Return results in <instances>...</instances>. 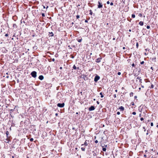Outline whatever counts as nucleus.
Returning a JSON list of instances; mask_svg holds the SVG:
<instances>
[{"label": "nucleus", "mask_w": 158, "mask_h": 158, "mask_svg": "<svg viewBox=\"0 0 158 158\" xmlns=\"http://www.w3.org/2000/svg\"><path fill=\"white\" fill-rule=\"evenodd\" d=\"M31 75L34 78H35L37 76V73L35 71H33L31 73Z\"/></svg>", "instance_id": "1"}, {"label": "nucleus", "mask_w": 158, "mask_h": 158, "mask_svg": "<svg viewBox=\"0 0 158 158\" xmlns=\"http://www.w3.org/2000/svg\"><path fill=\"white\" fill-rule=\"evenodd\" d=\"M102 4L101 2L100 1H99L98 2V7L99 8H101L102 7Z\"/></svg>", "instance_id": "2"}, {"label": "nucleus", "mask_w": 158, "mask_h": 158, "mask_svg": "<svg viewBox=\"0 0 158 158\" xmlns=\"http://www.w3.org/2000/svg\"><path fill=\"white\" fill-rule=\"evenodd\" d=\"M64 103H58L57 104V106L60 108L63 107H64Z\"/></svg>", "instance_id": "3"}, {"label": "nucleus", "mask_w": 158, "mask_h": 158, "mask_svg": "<svg viewBox=\"0 0 158 158\" xmlns=\"http://www.w3.org/2000/svg\"><path fill=\"white\" fill-rule=\"evenodd\" d=\"M100 77L98 76H96L94 78V81L96 82H97L100 79Z\"/></svg>", "instance_id": "4"}, {"label": "nucleus", "mask_w": 158, "mask_h": 158, "mask_svg": "<svg viewBox=\"0 0 158 158\" xmlns=\"http://www.w3.org/2000/svg\"><path fill=\"white\" fill-rule=\"evenodd\" d=\"M102 59V57L98 58L96 60V62L97 63H99L101 62V60Z\"/></svg>", "instance_id": "5"}, {"label": "nucleus", "mask_w": 158, "mask_h": 158, "mask_svg": "<svg viewBox=\"0 0 158 158\" xmlns=\"http://www.w3.org/2000/svg\"><path fill=\"white\" fill-rule=\"evenodd\" d=\"M95 108L93 106H91L89 108V111H92L94 110L95 109Z\"/></svg>", "instance_id": "6"}, {"label": "nucleus", "mask_w": 158, "mask_h": 158, "mask_svg": "<svg viewBox=\"0 0 158 158\" xmlns=\"http://www.w3.org/2000/svg\"><path fill=\"white\" fill-rule=\"evenodd\" d=\"M136 79H138L139 80V83H142V79L141 77H138Z\"/></svg>", "instance_id": "7"}, {"label": "nucleus", "mask_w": 158, "mask_h": 158, "mask_svg": "<svg viewBox=\"0 0 158 158\" xmlns=\"http://www.w3.org/2000/svg\"><path fill=\"white\" fill-rule=\"evenodd\" d=\"M44 77L43 75H40L39 77V79L41 80H42L44 79Z\"/></svg>", "instance_id": "8"}, {"label": "nucleus", "mask_w": 158, "mask_h": 158, "mask_svg": "<svg viewBox=\"0 0 158 158\" xmlns=\"http://www.w3.org/2000/svg\"><path fill=\"white\" fill-rule=\"evenodd\" d=\"M87 140L85 141V142H84V143L83 144H82L81 145V146H83V145H85V146H87L88 145V143L87 142Z\"/></svg>", "instance_id": "9"}, {"label": "nucleus", "mask_w": 158, "mask_h": 158, "mask_svg": "<svg viewBox=\"0 0 158 158\" xmlns=\"http://www.w3.org/2000/svg\"><path fill=\"white\" fill-rule=\"evenodd\" d=\"M119 109H120V111H123L124 110V108L123 106H121L119 108Z\"/></svg>", "instance_id": "10"}, {"label": "nucleus", "mask_w": 158, "mask_h": 158, "mask_svg": "<svg viewBox=\"0 0 158 158\" xmlns=\"http://www.w3.org/2000/svg\"><path fill=\"white\" fill-rule=\"evenodd\" d=\"M49 36H53L54 35V34L52 32H49Z\"/></svg>", "instance_id": "11"}, {"label": "nucleus", "mask_w": 158, "mask_h": 158, "mask_svg": "<svg viewBox=\"0 0 158 158\" xmlns=\"http://www.w3.org/2000/svg\"><path fill=\"white\" fill-rule=\"evenodd\" d=\"M73 69H79V67H77H77H76V66L75 65H73Z\"/></svg>", "instance_id": "12"}, {"label": "nucleus", "mask_w": 158, "mask_h": 158, "mask_svg": "<svg viewBox=\"0 0 158 158\" xmlns=\"http://www.w3.org/2000/svg\"><path fill=\"white\" fill-rule=\"evenodd\" d=\"M139 24L140 25V26H143V22L142 21H140L139 23Z\"/></svg>", "instance_id": "13"}, {"label": "nucleus", "mask_w": 158, "mask_h": 158, "mask_svg": "<svg viewBox=\"0 0 158 158\" xmlns=\"http://www.w3.org/2000/svg\"><path fill=\"white\" fill-rule=\"evenodd\" d=\"M13 27L16 28L17 27V26L16 24H14L13 26Z\"/></svg>", "instance_id": "14"}, {"label": "nucleus", "mask_w": 158, "mask_h": 158, "mask_svg": "<svg viewBox=\"0 0 158 158\" xmlns=\"http://www.w3.org/2000/svg\"><path fill=\"white\" fill-rule=\"evenodd\" d=\"M81 149L82 151H85V148L81 147Z\"/></svg>", "instance_id": "15"}, {"label": "nucleus", "mask_w": 158, "mask_h": 158, "mask_svg": "<svg viewBox=\"0 0 158 158\" xmlns=\"http://www.w3.org/2000/svg\"><path fill=\"white\" fill-rule=\"evenodd\" d=\"M100 95H101V97L102 98L103 97H104V96L102 94V92H101L100 93Z\"/></svg>", "instance_id": "16"}, {"label": "nucleus", "mask_w": 158, "mask_h": 158, "mask_svg": "<svg viewBox=\"0 0 158 158\" xmlns=\"http://www.w3.org/2000/svg\"><path fill=\"white\" fill-rule=\"evenodd\" d=\"M130 97L133 96V93L132 92H131L130 93Z\"/></svg>", "instance_id": "17"}, {"label": "nucleus", "mask_w": 158, "mask_h": 158, "mask_svg": "<svg viewBox=\"0 0 158 158\" xmlns=\"http://www.w3.org/2000/svg\"><path fill=\"white\" fill-rule=\"evenodd\" d=\"M9 132L8 131H6V136L7 137V138H8V135H9Z\"/></svg>", "instance_id": "18"}, {"label": "nucleus", "mask_w": 158, "mask_h": 158, "mask_svg": "<svg viewBox=\"0 0 158 158\" xmlns=\"http://www.w3.org/2000/svg\"><path fill=\"white\" fill-rule=\"evenodd\" d=\"M93 152L94 153V154H93V156H96V154L95 152L94 151H93Z\"/></svg>", "instance_id": "19"}, {"label": "nucleus", "mask_w": 158, "mask_h": 158, "mask_svg": "<svg viewBox=\"0 0 158 158\" xmlns=\"http://www.w3.org/2000/svg\"><path fill=\"white\" fill-rule=\"evenodd\" d=\"M89 12H90V13H89V14H90V15H92L93 12H92V10H89Z\"/></svg>", "instance_id": "20"}, {"label": "nucleus", "mask_w": 158, "mask_h": 158, "mask_svg": "<svg viewBox=\"0 0 158 158\" xmlns=\"http://www.w3.org/2000/svg\"><path fill=\"white\" fill-rule=\"evenodd\" d=\"M102 150L104 152H105L106 150V148H102Z\"/></svg>", "instance_id": "21"}, {"label": "nucleus", "mask_w": 158, "mask_h": 158, "mask_svg": "<svg viewBox=\"0 0 158 158\" xmlns=\"http://www.w3.org/2000/svg\"><path fill=\"white\" fill-rule=\"evenodd\" d=\"M131 17L132 18H135V15L134 14H132L131 15Z\"/></svg>", "instance_id": "22"}, {"label": "nucleus", "mask_w": 158, "mask_h": 158, "mask_svg": "<svg viewBox=\"0 0 158 158\" xmlns=\"http://www.w3.org/2000/svg\"><path fill=\"white\" fill-rule=\"evenodd\" d=\"M6 141H5L6 142L8 143L9 142V139H8V138L6 139Z\"/></svg>", "instance_id": "23"}, {"label": "nucleus", "mask_w": 158, "mask_h": 158, "mask_svg": "<svg viewBox=\"0 0 158 158\" xmlns=\"http://www.w3.org/2000/svg\"><path fill=\"white\" fill-rule=\"evenodd\" d=\"M79 17H80V16H79V15H77L76 16V18H77V19H79Z\"/></svg>", "instance_id": "24"}, {"label": "nucleus", "mask_w": 158, "mask_h": 158, "mask_svg": "<svg viewBox=\"0 0 158 158\" xmlns=\"http://www.w3.org/2000/svg\"><path fill=\"white\" fill-rule=\"evenodd\" d=\"M30 140L31 141H32L33 140V138H31L30 139Z\"/></svg>", "instance_id": "25"}, {"label": "nucleus", "mask_w": 158, "mask_h": 158, "mask_svg": "<svg viewBox=\"0 0 158 158\" xmlns=\"http://www.w3.org/2000/svg\"><path fill=\"white\" fill-rule=\"evenodd\" d=\"M154 87V85L153 84H152L151 85V88H153Z\"/></svg>", "instance_id": "26"}, {"label": "nucleus", "mask_w": 158, "mask_h": 158, "mask_svg": "<svg viewBox=\"0 0 158 158\" xmlns=\"http://www.w3.org/2000/svg\"><path fill=\"white\" fill-rule=\"evenodd\" d=\"M132 114L133 115H135L136 114V113L135 112H133L132 113Z\"/></svg>", "instance_id": "27"}, {"label": "nucleus", "mask_w": 158, "mask_h": 158, "mask_svg": "<svg viewBox=\"0 0 158 158\" xmlns=\"http://www.w3.org/2000/svg\"><path fill=\"white\" fill-rule=\"evenodd\" d=\"M42 15L43 17H44L45 16V14L44 13H43L42 14Z\"/></svg>", "instance_id": "28"}, {"label": "nucleus", "mask_w": 158, "mask_h": 158, "mask_svg": "<svg viewBox=\"0 0 158 158\" xmlns=\"http://www.w3.org/2000/svg\"><path fill=\"white\" fill-rule=\"evenodd\" d=\"M151 126H153V123H151Z\"/></svg>", "instance_id": "29"}, {"label": "nucleus", "mask_w": 158, "mask_h": 158, "mask_svg": "<svg viewBox=\"0 0 158 158\" xmlns=\"http://www.w3.org/2000/svg\"><path fill=\"white\" fill-rule=\"evenodd\" d=\"M150 28V27L149 26H147V29H149Z\"/></svg>", "instance_id": "30"}, {"label": "nucleus", "mask_w": 158, "mask_h": 158, "mask_svg": "<svg viewBox=\"0 0 158 158\" xmlns=\"http://www.w3.org/2000/svg\"><path fill=\"white\" fill-rule=\"evenodd\" d=\"M15 109V108H14V109H11L10 110V111L11 112H13L14 111V109Z\"/></svg>", "instance_id": "31"}, {"label": "nucleus", "mask_w": 158, "mask_h": 158, "mask_svg": "<svg viewBox=\"0 0 158 158\" xmlns=\"http://www.w3.org/2000/svg\"><path fill=\"white\" fill-rule=\"evenodd\" d=\"M121 73H120V72H118V75H121Z\"/></svg>", "instance_id": "32"}, {"label": "nucleus", "mask_w": 158, "mask_h": 158, "mask_svg": "<svg viewBox=\"0 0 158 158\" xmlns=\"http://www.w3.org/2000/svg\"><path fill=\"white\" fill-rule=\"evenodd\" d=\"M131 105H132V106H133V105H134V102H131Z\"/></svg>", "instance_id": "33"}, {"label": "nucleus", "mask_w": 158, "mask_h": 158, "mask_svg": "<svg viewBox=\"0 0 158 158\" xmlns=\"http://www.w3.org/2000/svg\"><path fill=\"white\" fill-rule=\"evenodd\" d=\"M144 63V61H142V62H140V64H143Z\"/></svg>", "instance_id": "34"}, {"label": "nucleus", "mask_w": 158, "mask_h": 158, "mask_svg": "<svg viewBox=\"0 0 158 158\" xmlns=\"http://www.w3.org/2000/svg\"><path fill=\"white\" fill-rule=\"evenodd\" d=\"M110 5H111V6H112V5H113V2H110Z\"/></svg>", "instance_id": "35"}, {"label": "nucleus", "mask_w": 158, "mask_h": 158, "mask_svg": "<svg viewBox=\"0 0 158 158\" xmlns=\"http://www.w3.org/2000/svg\"><path fill=\"white\" fill-rule=\"evenodd\" d=\"M139 16H140V17H142V14H140H140H139Z\"/></svg>", "instance_id": "36"}, {"label": "nucleus", "mask_w": 158, "mask_h": 158, "mask_svg": "<svg viewBox=\"0 0 158 158\" xmlns=\"http://www.w3.org/2000/svg\"><path fill=\"white\" fill-rule=\"evenodd\" d=\"M81 40H82V39H81L80 40H78V42H81Z\"/></svg>", "instance_id": "37"}, {"label": "nucleus", "mask_w": 158, "mask_h": 158, "mask_svg": "<svg viewBox=\"0 0 158 158\" xmlns=\"http://www.w3.org/2000/svg\"><path fill=\"white\" fill-rule=\"evenodd\" d=\"M95 143H97L98 142V141L97 140H96L95 141Z\"/></svg>", "instance_id": "38"}, {"label": "nucleus", "mask_w": 158, "mask_h": 158, "mask_svg": "<svg viewBox=\"0 0 158 158\" xmlns=\"http://www.w3.org/2000/svg\"><path fill=\"white\" fill-rule=\"evenodd\" d=\"M140 120H141V121H143V118H140Z\"/></svg>", "instance_id": "39"}, {"label": "nucleus", "mask_w": 158, "mask_h": 158, "mask_svg": "<svg viewBox=\"0 0 158 158\" xmlns=\"http://www.w3.org/2000/svg\"><path fill=\"white\" fill-rule=\"evenodd\" d=\"M117 114L118 115H119L120 114V112H117Z\"/></svg>", "instance_id": "40"}, {"label": "nucleus", "mask_w": 158, "mask_h": 158, "mask_svg": "<svg viewBox=\"0 0 158 158\" xmlns=\"http://www.w3.org/2000/svg\"><path fill=\"white\" fill-rule=\"evenodd\" d=\"M132 67H134L135 66V64L134 63H133L132 64Z\"/></svg>", "instance_id": "41"}, {"label": "nucleus", "mask_w": 158, "mask_h": 158, "mask_svg": "<svg viewBox=\"0 0 158 158\" xmlns=\"http://www.w3.org/2000/svg\"><path fill=\"white\" fill-rule=\"evenodd\" d=\"M109 3H110V2H109V1H107V4H109Z\"/></svg>", "instance_id": "42"}, {"label": "nucleus", "mask_w": 158, "mask_h": 158, "mask_svg": "<svg viewBox=\"0 0 158 158\" xmlns=\"http://www.w3.org/2000/svg\"><path fill=\"white\" fill-rule=\"evenodd\" d=\"M5 36H8V34H6L5 35Z\"/></svg>", "instance_id": "43"}, {"label": "nucleus", "mask_w": 158, "mask_h": 158, "mask_svg": "<svg viewBox=\"0 0 158 158\" xmlns=\"http://www.w3.org/2000/svg\"><path fill=\"white\" fill-rule=\"evenodd\" d=\"M136 45L137 46V47H138V43H137L136 44Z\"/></svg>", "instance_id": "44"}, {"label": "nucleus", "mask_w": 158, "mask_h": 158, "mask_svg": "<svg viewBox=\"0 0 158 158\" xmlns=\"http://www.w3.org/2000/svg\"><path fill=\"white\" fill-rule=\"evenodd\" d=\"M88 21L87 20H85V23H88Z\"/></svg>", "instance_id": "45"}, {"label": "nucleus", "mask_w": 158, "mask_h": 158, "mask_svg": "<svg viewBox=\"0 0 158 158\" xmlns=\"http://www.w3.org/2000/svg\"><path fill=\"white\" fill-rule=\"evenodd\" d=\"M137 98V96H135V97H134V98L135 99H136V98Z\"/></svg>", "instance_id": "46"}, {"label": "nucleus", "mask_w": 158, "mask_h": 158, "mask_svg": "<svg viewBox=\"0 0 158 158\" xmlns=\"http://www.w3.org/2000/svg\"><path fill=\"white\" fill-rule=\"evenodd\" d=\"M114 98H116V94H114Z\"/></svg>", "instance_id": "47"}, {"label": "nucleus", "mask_w": 158, "mask_h": 158, "mask_svg": "<svg viewBox=\"0 0 158 158\" xmlns=\"http://www.w3.org/2000/svg\"><path fill=\"white\" fill-rule=\"evenodd\" d=\"M52 61H55V59H54V58L52 59Z\"/></svg>", "instance_id": "48"}, {"label": "nucleus", "mask_w": 158, "mask_h": 158, "mask_svg": "<svg viewBox=\"0 0 158 158\" xmlns=\"http://www.w3.org/2000/svg\"><path fill=\"white\" fill-rule=\"evenodd\" d=\"M97 103L98 104H99V102H98V101H97Z\"/></svg>", "instance_id": "49"}, {"label": "nucleus", "mask_w": 158, "mask_h": 158, "mask_svg": "<svg viewBox=\"0 0 158 158\" xmlns=\"http://www.w3.org/2000/svg\"><path fill=\"white\" fill-rule=\"evenodd\" d=\"M60 69H62V67H60Z\"/></svg>", "instance_id": "50"}, {"label": "nucleus", "mask_w": 158, "mask_h": 158, "mask_svg": "<svg viewBox=\"0 0 158 158\" xmlns=\"http://www.w3.org/2000/svg\"><path fill=\"white\" fill-rule=\"evenodd\" d=\"M151 69L152 70H153V67H151Z\"/></svg>", "instance_id": "51"}, {"label": "nucleus", "mask_w": 158, "mask_h": 158, "mask_svg": "<svg viewBox=\"0 0 158 158\" xmlns=\"http://www.w3.org/2000/svg\"><path fill=\"white\" fill-rule=\"evenodd\" d=\"M143 156L144 157H146V155H144Z\"/></svg>", "instance_id": "52"}, {"label": "nucleus", "mask_w": 158, "mask_h": 158, "mask_svg": "<svg viewBox=\"0 0 158 158\" xmlns=\"http://www.w3.org/2000/svg\"><path fill=\"white\" fill-rule=\"evenodd\" d=\"M131 29H129V32H131Z\"/></svg>", "instance_id": "53"}, {"label": "nucleus", "mask_w": 158, "mask_h": 158, "mask_svg": "<svg viewBox=\"0 0 158 158\" xmlns=\"http://www.w3.org/2000/svg\"><path fill=\"white\" fill-rule=\"evenodd\" d=\"M72 129L73 130H75V128L74 127H73Z\"/></svg>", "instance_id": "54"}, {"label": "nucleus", "mask_w": 158, "mask_h": 158, "mask_svg": "<svg viewBox=\"0 0 158 158\" xmlns=\"http://www.w3.org/2000/svg\"><path fill=\"white\" fill-rule=\"evenodd\" d=\"M9 77V76H7L6 77V78H8Z\"/></svg>", "instance_id": "55"}, {"label": "nucleus", "mask_w": 158, "mask_h": 158, "mask_svg": "<svg viewBox=\"0 0 158 158\" xmlns=\"http://www.w3.org/2000/svg\"><path fill=\"white\" fill-rule=\"evenodd\" d=\"M141 87H142V88H144V86H143V85H141Z\"/></svg>", "instance_id": "56"}, {"label": "nucleus", "mask_w": 158, "mask_h": 158, "mask_svg": "<svg viewBox=\"0 0 158 158\" xmlns=\"http://www.w3.org/2000/svg\"><path fill=\"white\" fill-rule=\"evenodd\" d=\"M48 7V6H47L46 8V9H47Z\"/></svg>", "instance_id": "57"}, {"label": "nucleus", "mask_w": 158, "mask_h": 158, "mask_svg": "<svg viewBox=\"0 0 158 158\" xmlns=\"http://www.w3.org/2000/svg\"><path fill=\"white\" fill-rule=\"evenodd\" d=\"M148 132L147 133H146V135H148Z\"/></svg>", "instance_id": "58"}, {"label": "nucleus", "mask_w": 158, "mask_h": 158, "mask_svg": "<svg viewBox=\"0 0 158 158\" xmlns=\"http://www.w3.org/2000/svg\"><path fill=\"white\" fill-rule=\"evenodd\" d=\"M115 91L116 92H117V89L115 90Z\"/></svg>", "instance_id": "59"}, {"label": "nucleus", "mask_w": 158, "mask_h": 158, "mask_svg": "<svg viewBox=\"0 0 158 158\" xmlns=\"http://www.w3.org/2000/svg\"><path fill=\"white\" fill-rule=\"evenodd\" d=\"M143 129H144V130H145V127H143Z\"/></svg>", "instance_id": "60"}, {"label": "nucleus", "mask_w": 158, "mask_h": 158, "mask_svg": "<svg viewBox=\"0 0 158 158\" xmlns=\"http://www.w3.org/2000/svg\"><path fill=\"white\" fill-rule=\"evenodd\" d=\"M44 8H45V6H43Z\"/></svg>", "instance_id": "61"}, {"label": "nucleus", "mask_w": 158, "mask_h": 158, "mask_svg": "<svg viewBox=\"0 0 158 158\" xmlns=\"http://www.w3.org/2000/svg\"><path fill=\"white\" fill-rule=\"evenodd\" d=\"M76 114H78V112H76Z\"/></svg>", "instance_id": "62"}, {"label": "nucleus", "mask_w": 158, "mask_h": 158, "mask_svg": "<svg viewBox=\"0 0 158 158\" xmlns=\"http://www.w3.org/2000/svg\"><path fill=\"white\" fill-rule=\"evenodd\" d=\"M115 38H114L113 40H115Z\"/></svg>", "instance_id": "63"}, {"label": "nucleus", "mask_w": 158, "mask_h": 158, "mask_svg": "<svg viewBox=\"0 0 158 158\" xmlns=\"http://www.w3.org/2000/svg\"><path fill=\"white\" fill-rule=\"evenodd\" d=\"M156 127H157V128H158V125H157Z\"/></svg>", "instance_id": "64"}]
</instances>
